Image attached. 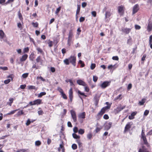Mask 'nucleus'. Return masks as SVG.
<instances>
[{
    "instance_id": "52",
    "label": "nucleus",
    "mask_w": 152,
    "mask_h": 152,
    "mask_svg": "<svg viewBox=\"0 0 152 152\" xmlns=\"http://www.w3.org/2000/svg\"><path fill=\"white\" fill-rule=\"evenodd\" d=\"M103 118L107 120L109 119V117L107 114H105L103 116Z\"/></svg>"
},
{
    "instance_id": "40",
    "label": "nucleus",
    "mask_w": 152,
    "mask_h": 152,
    "mask_svg": "<svg viewBox=\"0 0 152 152\" xmlns=\"http://www.w3.org/2000/svg\"><path fill=\"white\" fill-rule=\"evenodd\" d=\"M62 94H61V95L62 97L64 99H67V97L66 95V94L64 93V92H62Z\"/></svg>"
},
{
    "instance_id": "32",
    "label": "nucleus",
    "mask_w": 152,
    "mask_h": 152,
    "mask_svg": "<svg viewBox=\"0 0 152 152\" xmlns=\"http://www.w3.org/2000/svg\"><path fill=\"white\" fill-rule=\"evenodd\" d=\"M127 44L129 45H131L132 44V39L131 38L128 39L127 40Z\"/></svg>"
},
{
    "instance_id": "60",
    "label": "nucleus",
    "mask_w": 152,
    "mask_h": 152,
    "mask_svg": "<svg viewBox=\"0 0 152 152\" xmlns=\"http://www.w3.org/2000/svg\"><path fill=\"white\" fill-rule=\"evenodd\" d=\"M146 55L145 54H144L143 56H142V58H141V61H144L145 60V58L146 57Z\"/></svg>"
},
{
    "instance_id": "47",
    "label": "nucleus",
    "mask_w": 152,
    "mask_h": 152,
    "mask_svg": "<svg viewBox=\"0 0 152 152\" xmlns=\"http://www.w3.org/2000/svg\"><path fill=\"white\" fill-rule=\"evenodd\" d=\"M0 69H2L3 70H8V67L7 66L2 67L0 66Z\"/></svg>"
},
{
    "instance_id": "2",
    "label": "nucleus",
    "mask_w": 152,
    "mask_h": 152,
    "mask_svg": "<svg viewBox=\"0 0 152 152\" xmlns=\"http://www.w3.org/2000/svg\"><path fill=\"white\" fill-rule=\"evenodd\" d=\"M73 36V35L72 31V30L71 29L69 31L67 43L69 45H70V43L72 39Z\"/></svg>"
},
{
    "instance_id": "29",
    "label": "nucleus",
    "mask_w": 152,
    "mask_h": 152,
    "mask_svg": "<svg viewBox=\"0 0 152 152\" xmlns=\"http://www.w3.org/2000/svg\"><path fill=\"white\" fill-rule=\"evenodd\" d=\"M111 15L110 13V12H106L105 14V18H109Z\"/></svg>"
},
{
    "instance_id": "58",
    "label": "nucleus",
    "mask_w": 152,
    "mask_h": 152,
    "mask_svg": "<svg viewBox=\"0 0 152 152\" xmlns=\"http://www.w3.org/2000/svg\"><path fill=\"white\" fill-rule=\"evenodd\" d=\"M26 151L27 150L22 149L17 151L16 152H26Z\"/></svg>"
},
{
    "instance_id": "3",
    "label": "nucleus",
    "mask_w": 152,
    "mask_h": 152,
    "mask_svg": "<svg viewBox=\"0 0 152 152\" xmlns=\"http://www.w3.org/2000/svg\"><path fill=\"white\" fill-rule=\"evenodd\" d=\"M126 107V106H122L120 105L118 106L116 109H115L114 110V112L116 114L119 113L121 110L125 108Z\"/></svg>"
},
{
    "instance_id": "44",
    "label": "nucleus",
    "mask_w": 152,
    "mask_h": 152,
    "mask_svg": "<svg viewBox=\"0 0 152 152\" xmlns=\"http://www.w3.org/2000/svg\"><path fill=\"white\" fill-rule=\"evenodd\" d=\"M96 67V64H91L90 67L91 69L93 70Z\"/></svg>"
},
{
    "instance_id": "57",
    "label": "nucleus",
    "mask_w": 152,
    "mask_h": 152,
    "mask_svg": "<svg viewBox=\"0 0 152 152\" xmlns=\"http://www.w3.org/2000/svg\"><path fill=\"white\" fill-rule=\"evenodd\" d=\"M14 75L13 74H10L7 77L11 78V80H12L13 78H14Z\"/></svg>"
},
{
    "instance_id": "42",
    "label": "nucleus",
    "mask_w": 152,
    "mask_h": 152,
    "mask_svg": "<svg viewBox=\"0 0 152 152\" xmlns=\"http://www.w3.org/2000/svg\"><path fill=\"white\" fill-rule=\"evenodd\" d=\"M72 148L73 150H75L77 148V145L75 144H73L72 146Z\"/></svg>"
},
{
    "instance_id": "20",
    "label": "nucleus",
    "mask_w": 152,
    "mask_h": 152,
    "mask_svg": "<svg viewBox=\"0 0 152 152\" xmlns=\"http://www.w3.org/2000/svg\"><path fill=\"white\" fill-rule=\"evenodd\" d=\"M37 63L40 62L41 64L43 63V60L41 59L40 56H38L36 60Z\"/></svg>"
},
{
    "instance_id": "5",
    "label": "nucleus",
    "mask_w": 152,
    "mask_h": 152,
    "mask_svg": "<svg viewBox=\"0 0 152 152\" xmlns=\"http://www.w3.org/2000/svg\"><path fill=\"white\" fill-rule=\"evenodd\" d=\"M132 122H128L127 123L125 127L124 130V133H126L130 129L131 127V126L132 125Z\"/></svg>"
},
{
    "instance_id": "25",
    "label": "nucleus",
    "mask_w": 152,
    "mask_h": 152,
    "mask_svg": "<svg viewBox=\"0 0 152 152\" xmlns=\"http://www.w3.org/2000/svg\"><path fill=\"white\" fill-rule=\"evenodd\" d=\"M46 93L45 92H41L39 94H38V98H41L43 96L46 95Z\"/></svg>"
},
{
    "instance_id": "36",
    "label": "nucleus",
    "mask_w": 152,
    "mask_h": 152,
    "mask_svg": "<svg viewBox=\"0 0 152 152\" xmlns=\"http://www.w3.org/2000/svg\"><path fill=\"white\" fill-rule=\"evenodd\" d=\"M28 73H25L22 75V77L23 78H25L28 77Z\"/></svg>"
},
{
    "instance_id": "61",
    "label": "nucleus",
    "mask_w": 152,
    "mask_h": 152,
    "mask_svg": "<svg viewBox=\"0 0 152 152\" xmlns=\"http://www.w3.org/2000/svg\"><path fill=\"white\" fill-rule=\"evenodd\" d=\"M26 86V85L25 84L22 85L20 86V88L21 89H24Z\"/></svg>"
},
{
    "instance_id": "11",
    "label": "nucleus",
    "mask_w": 152,
    "mask_h": 152,
    "mask_svg": "<svg viewBox=\"0 0 152 152\" xmlns=\"http://www.w3.org/2000/svg\"><path fill=\"white\" fill-rule=\"evenodd\" d=\"M107 110L103 107L101 110L98 113L97 116H101Z\"/></svg>"
},
{
    "instance_id": "55",
    "label": "nucleus",
    "mask_w": 152,
    "mask_h": 152,
    "mask_svg": "<svg viewBox=\"0 0 152 152\" xmlns=\"http://www.w3.org/2000/svg\"><path fill=\"white\" fill-rule=\"evenodd\" d=\"M135 28L136 29L139 30L141 28V27L139 25H135Z\"/></svg>"
},
{
    "instance_id": "27",
    "label": "nucleus",
    "mask_w": 152,
    "mask_h": 152,
    "mask_svg": "<svg viewBox=\"0 0 152 152\" xmlns=\"http://www.w3.org/2000/svg\"><path fill=\"white\" fill-rule=\"evenodd\" d=\"M28 89L29 90L34 89L37 90V88L34 86H28Z\"/></svg>"
},
{
    "instance_id": "63",
    "label": "nucleus",
    "mask_w": 152,
    "mask_h": 152,
    "mask_svg": "<svg viewBox=\"0 0 152 152\" xmlns=\"http://www.w3.org/2000/svg\"><path fill=\"white\" fill-rule=\"evenodd\" d=\"M149 44L150 45V47L152 49V43L151 41V39H149Z\"/></svg>"
},
{
    "instance_id": "13",
    "label": "nucleus",
    "mask_w": 152,
    "mask_h": 152,
    "mask_svg": "<svg viewBox=\"0 0 152 152\" xmlns=\"http://www.w3.org/2000/svg\"><path fill=\"white\" fill-rule=\"evenodd\" d=\"M118 10L119 13H121V14L122 13L123 14L124 12V6L121 5L118 7Z\"/></svg>"
},
{
    "instance_id": "9",
    "label": "nucleus",
    "mask_w": 152,
    "mask_h": 152,
    "mask_svg": "<svg viewBox=\"0 0 152 152\" xmlns=\"http://www.w3.org/2000/svg\"><path fill=\"white\" fill-rule=\"evenodd\" d=\"M139 5L136 4L133 7L132 10V14H134L136 13L139 10Z\"/></svg>"
},
{
    "instance_id": "18",
    "label": "nucleus",
    "mask_w": 152,
    "mask_h": 152,
    "mask_svg": "<svg viewBox=\"0 0 152 152\" xmlns=\"http://www.w3.org/2000/svg\"><path fill=\"white\" fill-rule=\"evenodd\" d=\"M34 105H38L42 103V100L40 99H37L34 101Z\"/></svg>"
},
{
    "instance_id": "1",
    "label": "nucleus",
    "mask_w": 152,
    "mask_h": 152,
    "mask_svg": "<svg viewBox=\"0 0 152 152\" xmlns=\"http://www.w3.org/2000/svg\"><path fill=\"white\" fill-rule=\"evenodd\" d=\"M111 81H105L103 82L100 85V86L102 89H104L110 86Z\"/></svg>"
},
{
    "instance_id": "51",
    "label": "nucleus",
    "mask_w": 152,
    "mask_h": 152,
    "mask_svg": "<svg viewBox=\"0 0 152 152\" xmlns=\"http://www.w3.org/2000/svg\"><path fill=\"white\" fill-rule=\"evenodd\" d=\"M29 48L28 47L26 48H25L23 50V51L24 53H27L29 51Z\"/></svg>"
},
{
    "instance_id": "39",
    "label": "nucleus",
    "mask_w": 152,
    "mask_h": 152,
    "mask_svg": "<svg viewBox=\"0 0 152 152\" xmlns=\"http://www.w3.org/2000/svg\"><path fill=\"white\" fill-rule=\"evenodd\" d=\"M78 63L79 64H81V67H83L85 66V65L82 61H81V60H79V61L78 62Z\"/></svg>"
},
{
    "instance_id": "7",
    "label": "nucleus",
    "mask_w": 152,
    "mask_h": 152,
    "mask_svg": "<svg viewBox=\"0 0 152 152\" xmlns=\"http://www.w3.org/2000/svg\"><path fill=\"white\" fill-rule=\"evenodd\" d=\"M147 30L150 32L152 30V22L150 19L148 20V24L147 27Z\"/></svg>"
},
{
    "instance_id": "22",
    "label": "nucleus",
    "mask_w": 152,
    "mask_h": 152,
    "mask_svg": "<svg viewBox=\"0 0 152 152\" xmlns=\"http://www.w3.org/2000/svg\"><path fill=\"white\" fill-rule=\"evenodd\" d=\"M141 139H142L145 145H147L148 144V143L147 142V139L145 136H142L141 137Z\"/></svg>"
},
{
    "instance_id": "12",
    "label": "nucleus",
    "mask_w": 152,
    "mask_h": 152,
    "mask_svg": "<svg viewBox=\"0 0 152 152\" xmlns=\"http://www.w3.org/2000/svg\"><path fill=\"white\" fill-rule=\"evenodd\" d=\"M69 97L71 102H72L73 99L72 89L71 88L69 91Z\"/></svg>"
},
{
    "instance_id": "19",
    "label": "nucleus",
    "mask_w": 152,
    "mask_h": 152,
    "mask_svg": "<svg viewBox=\"0 0 152 152\" xmlns=\"http://www.w3.org/2000/svg\"><path fill=\"white\" fill-rule=\"evenodd\" d=\"M28 56L27 54H24V55H23L22 57L20 58V61L21 62L25 61L27 58Z\"/></svg>"
},
{
    "instance_id": "38",
    "label": "nucleus",
    "mask_w": 152,
    "mask_h": 152,
    "mask_svg": "<svg viewBox=\"0 0 152 152\" xmlns=\"http://www.w3.org/2000/svg\"><path fill=\"white\" fill-rule=\"evenodd\" d=\"M41 144V142L39 140H37L36 141L35 145L36 146H39Z\"/></svg>"
},
{
    "instance_id": "45",
    "label": "nucleus",
    "mask_w": 152,
    "mask_h": 152,
    "mask_svg": "<svg viewBox=\"0 0 152 152\" xmlns=\"http://www.w3.org/2000/svg\"><path fill=\"white\" fill-rule=\"evenodd\" d=\"M138 152H149V151H148L140 148L139 149Z\"/></svg>"
},
{
    "instance_id": "59",
    "label": "nucleus",
    "mask_w": 152,
    "mask_h": 152,
    "mask_svg": "<svg viewBox=\"0 0 152 152\" xmlns=\"http://www.w3.org/2000/svg\"><path fill=\"white\" fill-rule=\"evenodd\" d=\"M137 47L136 46L135 47V48H133V50L132 52V53L134 54L135 53V51H136L137 49Z\"/></svg>"
},
{
    "instance_id": "41",
    "label": "nucleus",
    "mask_w": 152,
    "mask_h": 152,
    "mask_svg": "<svg viewBox=\"0 0 152 152\" xmlns=\"http://www.w3.org/2000/svg\"><path fill=\"white\" fill-rule=\"evenodd\" d=\"M78 94L82 95L85 96V97H86L87 96L84 93L78 90Z\"/></svg>"
},
{
    "instance_id": "56",
    "label": "nucleus",
    "mask_w": 152,
    "mask_h": 152,
    "mask_svg": "<svg viewBox=\"0 0 152 152\" xmlns=\"http://www.w3.org/2000/svg\"><path fill=\"white\" fill-rule=\"evenodd\" d=\"M85 18L83 17H81L79 19V21L80 22H83L85 20Z\"/></svg>"
},
{
    "instance_id": "26",
    "label": "nucleus",
    "mask_w": 152,
    "mask_h": 152,
    "mask_svg": "<svg viewBox=\"0 0 152 152\" xmlns=\"http://www.w3.org/2000/svg\"><path fill=\"white\" fill-rule=\"evenodd\" d=\"M19 110V109H17L16 110H12V111H11L9 113H7V115H12V114H14V113H15L16 111H18V110Z\"/></svg>"
},
{
    "instance_id": "50",
    "label": "nucleus",
    "mask_w": 152,
    "mask_h": 152,
    "mask_svg": "<svg viewBox=\"0 0 152 152\" xmlns=\"http://www.w3.org/2000/svg\"><path fill=\"white\" fill-rule=\"evenodd\" d=\"M149 113V111L148 110H146L144 112V115L145 116H147Z\"/></svg>"
},
{
    "instance_id": "34",
    "label": "nucleus",
    "mask_w": 152,
    "mask_h": 152,
    "mask_svg": "<svg viewBox=\"0 0 152 152\" xmlns=\"http://www.w3.org/2000/svg\"><path fill=\"white\" fill-rule=\"evenodd\" d=\"M84 133V129H80L78 131L79 134H83Z\"/></svg>"
},
{
    "instance_id": "23",
    "label": "nucleus",
    "mask_w": 152,
    "mask_h": 152,
    "mask_svg": "<svg viewBox=\"0 0 152 152\" xmlns=\"http://www.w3.org/2000/svg\"><path fill=\"white\" fill-rule=\"evenodd\" d=\"M18 14L19 18L20 19V20L21 21H23V18L22 16L21 13H20V11L18 12Z\"/></svg>"
},
{
    "instance_id": "43",
    "label": "nucleus",
    "mask_w": 152,
    "mask_h": 152,
    "mask_svg": "<svg viewBox=\"0 0 152 152\" xmlns=\"http://www.w3.org/2000/svg\"><path fill=\"white\" fill-rule=\"evenodd\" d=\"M24 113L23 112V110H20L17 113V115L18 116H20L21 115L23 114Z\"/></svg>"
},
{
    "instance_id": "37",
    "label": "nucleus",
    "mask_w": 152,
    "mask_h": 152,
    "mask_svg": "<svg viewBox=\"0 0 152 152\" xmlns=\"http://www.w3.org/2000/svg\"><path fill=\"white\" fill-rule=\"evenodd\" d=\"M92 134L91 133H89L87 134V137L88 139L90 140L92 138Z\"/></svg>"
},
{
    "instance_id": "16",
    "label": "nucleus",
    "mask_w": 152,
    "mask_h": 152,
    "mask_svg": "<svg viewBox=\"0 0 152 152\" xmlns=\"http://www.w3.org/2000/svg\"><path fill=\"white\" fill-rule=\"evenodd\" d=\"M94 104L96 106H98V104L99 100V98L98 97H97L96 96H95L94 97Z\"/></svg>"
},
{
    "instance_id": "33",
    "label": "nucleus",
    "mask_w": 152,
    "mask_h": 152,
    "mask_svg": "<svg viewBox=\"0 0 152 152\" xmlns=\"http://www.w3.org/2000/svg\"><path fill=\"white\" fill-rule=\"evenodd\" d=\"M32 25L34 27H37L38 26L39 24L37 22L35 23L32 22Z\"/></svg>"
},
{
    "instance_id": "6",
    "label": "nucleus",
    "mask_w": 152,
    "mask_h": 152,
    "mask_svg": "<svg viewBox=\"0 0 152 152\" xmlns=\"http://www.w3.org/2000/svg\"><path fill=\"white\" fill-rule=\"evenodd\" d=\"M70 113L73 121L74 122H76L77 121V117L75 112L74 110H72L70 111Z\"/></svg>"
},
{
    "instance_id": "46",
    "label": "nucleus",
    "mask_w": 152,
    "mask_h": 152,
    "mask_svg": "<svg viewBox=\"0 0 152 152\" xmlns=\"http://www.w3.org/2000/svg\"><path fill=\"white\" fill-rule=\"evenodd\" d=\"M98 77L96 76H94L93 77V80L94 82H96L97 81Z\"/></svg>"
},
{
    "instance_id": "64",
    "label": "nucleus",
    "mask_w": 152,
    "mask_h": 152,
    "mask_svg": "<svg viewBox=\"0 0 152 152\" xmlns=\"http://www.w3.org/2000/svg\"><path fill=\"white\" fill-rule=\"evenodd\" d=\"M87 5V3L86 2H83L82 3V6L83 8L85 7Z\"/></svg>"
},
{
    "instance_id": "35",
    "label": "nucleus",
    "mask_w": 152,
    "mask_h": 152,
    "mask_svg": "<svg viewBox=\"0 0 152 152\" xmlns=\"http://www.w3.org/2000/svg\"><path fill=\"white\" fill-rule=\"evenodd\" d=\"M80 5H77V9L76 11V15H77L78 14L80 11Z\"/></svg>"
},
{
    "instance_id": "10",
    "label": "nucleus",
    "mask_w": 152,
    "mask_h": 152,
    "mask_svg": "<svg viewBox=\"0 0 152 152\" xmlns=\"http://www.w3.org/2000/svg\"><path fill=\"white\" fill-rule=\"evenodd\" d=\"M112 124V122H110L108 123H106L104 125L105 129L107 130H109Z\"/></svg>"
},
{
    "instance_id": "4",
    "label": "nucleus",
    "mask_w": 152,
    "mask_h": 152,
    "mask_svg": "<svg viewBox=\"0 0 152 152\" xmlns=\"http://www.w3.org/2000/svg\"><path fill=\"white\" fill-rule=\"evenodd\" d=\"M68 59L69 62L71 63L73 66H76V57L74 56H71Z\"/></svg>"
},
{
    "instance_id": "21",
    "label": "nucleus",
    "mask_w": 152,
    "mask_h": 152,
    "mask_svg": "<svg viewBox=\"0 0 152 152\" xmlns=\"http://www.w3.org/2000/svg\"><path fill=\"white\" fill-rule=\"evenodd\" d=\"M36 49L38 51V53H39L43 55L44 54V52L39 47H37Z\"/></svg>"
},
{
    "instance_id": "14",
    "label": "nucleus",
    "mask_w": 152,
    "mask_h": 152,
    "mask_svg": "<svg viewBox=\"0 0 152 152\" xmlns=\"http://www.w3.org/2000/svg\"><path fill=\"white\" fill-rule=\"evenodd\" d=\"M77 83L79 85L85 86L86 85V83L81 80H78L77 81Z\"/></svg>"
},
{
    "instance_id": "62",
    "label": "nucleus",
    "mask_w": 152,
    "mask_h": 152,
    "mask_svg": "<svg viewBox=\"0 0 152 152\" xmlns=\"http://www.w3.org/2000/svg\"><path fill=\"white\" fill-rule=\"evenodd\" d=\"M152 135V129L150 130L149 132H147V135Z\"/></svg>"
},
{
    "instance_id": "53",
    "label": "nucleus",
    "mask_w": 152,
    "mask_h": 152,
    "mask_svg": "<svg viewBox=\"0 0 152 152\" xmlns=\"http://www.w3.org/2000/svg\"><path fill=\"white\" fill-rule=\"evenodd\" d=\"M14 0H8L5 3V4L7 5L8 4L13 2Z\"/></svg>"
},
{
    "instance_id": "31",
    "label": "nucleus",
    "mask_w": 152,
    "mask_h": 152,
    "mask_svg": "<svg viewBox=\"0 0 152 152\" xmlns=\"http://www.w3.org/2000/svg\"><path fill=\"white\" fill-rule=\"evenodd\" d=\"M64 62L66 65H69V61L68 58H66L64 61Z\"/></svg>"
},
{
    "instance_id": "54",
    "label": "nucleus",
    "mask_w": 152,
    "mask_h": 152,
    "mask_svg": "<svg viewBox=\"0 0 152 152\" xmlns=\"http://www.w3.org/2000/svg\"><path fill=\"white\" fill-rule=\"evenodd\" d=\"M10 82V79H8L4 81V83L5 84H8Z\"/></svg>"
},
{
    "instance_id": "15",
    "label": "nucleus",
    "mask_w": 152,
    "mask_h": 152,
    "mask_svg": "<svg viewBox=\"0 0 152 152\" xmlns=\"http://www.w3.org/2000/svg\"><path fill=\"white\" fill-rule=\"evenodd\" d=\"M131 29L130 28H124L122 29V31L123 32L126 34H128L130 31Z\"/></svg>"
},
{
    "instance_id": "17",
    "label": "nucleus",
    "mask_w": 152,
    "mask_h": 152,
    "mask_svg": "<svg viewBox=\"0 0 152 152\" xmlns=\"http://www.w3.org/2000/svg\"><path fill=\"white\" fill-rule=\"evenodd\" d=\"M86 113L83 112L80 113L78 115V117L79 118L84 119L85 118Z\"/></svg>"
},
{
    "instance_id": "30",
    "label": "nucleus",
    "mask_w": 152,
    "mask_h": 152,
    "mask_svg": "<svg viewBox=\"0 0 152 152\" xmlns=\"http://www.w3.org/2000/svg\"><path fill=\"white\" fill-rule=\"evenodd\" d=\"M145 99H142L141 101L139 102V104L140 105H142L144 104V103L145 102Z\"/></svg>"
},
{
    "instance_id": "49",
    "label": "nucleus",
    "mask_w": 152,
    "mask_h": 152,
    "mask_svg": "<svg viewBox=\"0 0 152 152\" xmlns=\"http://www.w3.org/2000/svg\"><path fill=\"white\" fill-rule=\"evenodd\" d=\"M31 122V121L30 119H28L27 122L26 123V125L27 126L29 125L30 124Z\"/></svg>"
},
{
    "instance_id": "24",
    "label": "nucleus",
    "mask_w": 152,
    "mask_h": 152,
    "mask_svg": "<svg viewBox=\"0 0 152 152\" xmlns=\"http://www.w3.org/2000/svg\"><path fill=\"white\" fill-rule=\"evenodd\" d=\"M76 142H77L79 148L82 147V144L80 142L79 139L76 140Z\"/></svg>"
},
{
    "instance_id": "48",
    "label": "nucleus",
    "mask_w": 152,
    "mask_h": 152,
    "mask_svg": "<svg viewBox=\"0 0 152 152\" xmlns=\"http://www.w3.org/2000/svg\"><path fill=\"white\" fill-rule=\"evenodd\" d=\"M61 9V7H59L58 8H57L55 12V13L56 14H58L60 11Z\"/></svg>"
},
{
    "instance_id": "28",
    "label": "nucleus",
    "mask_w": 152,
    "mask_h": 152,
    "mask_svg": "<svg viewBox=\"0 0 152 152\" xmlns=\"http://www.w3.org/2000/svg\"><path fill=\"white\" fill-rule=\"evenodd\" d=\"M72 136L74 138L76 139H79L80 138V137L79 136L77 135V134L74 133L72 134Z\"/></svg>"
},
{
    "instance_id": "8",
    "label": "nucleus",
    "mask_w": 152,
    "mask_h": 152,
    "mask_svg": "<svg viewBox=\"0 0 152 152\" xmlns=\"http://www.w3.org/2000/svg\"><path fill=\"white\" fill-rule=\"evenodd\" d=\"M5 34L4 31L1 30H0V39L3 40L5 42H8L6 38H4Z\"/></svg>"
}]
</instances>
